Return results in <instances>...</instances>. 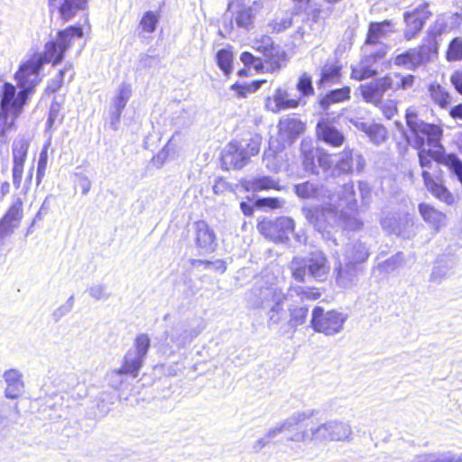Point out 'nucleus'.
I'll list each match as a JSON object with an SVG mask.
<instances>
[{
    "label": "nucleus",
    "instance_id": "obj_17",
    "mask_svg": "<svg viewBox=\"0 0 462 462\" xmlns=\"http://www.w3.org/2000/svg\"><path fill=\"white\" fill-rule=\"evenodd\" d=\"M316 136L319 140L332 147H339L345 142V137L327 118L321 119L316 125Z\"/></svg>",
    "mask_w": 462,
    "mask_h": 462
},
{
    "label": "nucleus",
    "instance_id": "obj_51",
    "mask_svg": "<svg viewBox=\"0 0 462 462\" xmlns=\"http://www.w3.org/2000/svg\"><path fill=\"white\" fill-rule=\"evenodd\" d=\"M299 91L304 96H311L314 94V88L310 77L302 76L297 84Z\"/></svg>",
    "mask_w": 462,
    "mask_h": 462
},
{
    "label": "nucleus",
    "instance_id": "obj_21",
    "mask_svg": "<svg viewBox=\"0 0 462 462\" xmlns=\"http://www.w3.org/2000/svg\"><path fill=\"white\" fill-rule=\"evenodd\" d=\"M299 105L296 99L287 97L285 91L278 88L273 97H267L265 99V108L273 113H279L282 110L295 108Z\"/></svg>",
    "mask_w": 462,
    "mask_h": 462
},
{
    "label": "nucleus",
    "instance_id": "obj_60",
    "mask_svg": "<svg viewBox=\"0 0 462 462\" xmlns=\"http://www.w3.org/2000/svg\"><path fill=\"white\" fill-rule=\"evenodd\" d=\"M240 209L245 217H251L254 214V207L245 201L240 203Z\"/></svg>",
    "mask_w": 462,
    "mask_h": 462
},
{
    "label": "nucleus",
    "instance_id": "obj_54",
    "mask_svg": "<svg viewBox=\"0 0 462 462\" xmlns=\"http://www.w3.org/2000/svg\"><path fill=\"white\" fill-rule=\"evenodd\" d=\"M254 205L258 208H278L281 207V201L277 198L258 199Z\"/></svg>",
    "mask_w": 462,
    "mask_h": 462
},
{
    "label": "nucleus",
    "instance_id": "obj_11",
    "mask_svg": "<svg viewBox=\"0 0 462 462\" xmlns=\"http://www.w3.org/2000/svg\"><path fill=\"white\" fill-rule=\"evenodd\" d=\"M23 218V200L21 198H17L9 205L6 211L0 217V247L21 226Z\"/></svg>",
    "mask_w": 462,
    "mask_h": 462
},
{
    "label": "nucleus",
    "instance_id": "obj_45",
    "mask_svg": "<svg viewBox=\"0 0 462 462\" xmlns=\"http://www.w3.org/2000/svg\"><path fill=\"white\" fill-rule=\"evenodd\" d=\"M65 69H61L54 79H50L44 88L43 94L50 96L60 90L64 83Z\"/></svg>",
    "mask_w": 462,
    "mask_h": 462
},
{
    "label": "nucleus",
    "instance_id": "obj_24",
    "mask_svg": "<svg viewBox=\"0 0 462 462\" xmlns=\"http://www.w3.org/2000/svg\"><path fill=\"white\" fill-rule=\"evenodd\" d=\"M358 128L369 137L373 143L377 145L383 143L389 138L388 129L380 123H362Z\"/></svg>",
    "mask_w": 462,
    "mask_h": 462
},
{
    "label": "nucleus",
    "instance_id": "obj_13",
    "mask_svg": "<svg viewBox=\"0 0 462 462\" xmlns=\"http://www.w3.org/2000/svg\"><path fill=\"white\" fill-rule=\"evenodd\" d=\"M29 141L25 138H19L14 141L12 145V178L15 189H20L23 175V169L29 150Z\"/></svg>",
    "mask_w": 462,
    "mask_h": 462
},
{
    "label": "nucleus",
    "instance_id": "obj_7",
    "mask_svg": "<svg viewBox=\"0 0 462 462\" xmlns=\"http://www.w3.org/2000/svg\"><path fill=\"white\" fill-rule=\"evenodd\" d=\"M27 102L16 97V88L5 82L0 88V134L14 130L16 121Z\"/></svg>",
    "mask_w": 462,
    "mask_h": 462
},
{
    "label": "nucleus",
    "instance_id": "obj_19",
    "mask_svg": "<svg viewBox=\"0 0 462 462\" xmlns=\"http://www.w3.org/2000/svg\"><path fill=\"white\" fill-rule=\"evenodd\" d=\"M305 130V125L296 117L287 116L278 123V134L286 142L292 143Z\"/></svg>",
    "mask_w": 462,
    "mask_h": 462
},
{
    "label": "nucleus",
    "instance_id": "obj_37",
    "mask_svg": "<svg viewBox=\"0 0 462 462\" xmlns=\"http://www.w3.org/2000/svg\"><path fill=\"white\" fill-rule=\"evenodd\" d=\"M449 27L444 17L438 16L435 21L430 24L428 28L425 35L430 36L435 40H439V38L448 32Z\"/></svg>",
    "mask_w": 462,
    "mask_h": 462
},
{
    "label": "nucleus",
    "instance_id": "obj_49",
    "mask_svg": "<svg viewBox=\"0 0 462 462\" xmlns=\"http://www.w3.org/2000/svg\"><path fill=\"white\" fill-rule=\"evenodd\" d=\"M134 347L139 357L143 359L150 347V338L146 334H140L134 338Z\"/></svg>",
    "mask_w": 462,
    "mask_h": 462
},
{
    "label": "nucleus",
    "instance_id": "obj_9",
    "mask_svg": "<svg viewBox=\"0 0 462 462\" xmlns=\"http://www.w3.org/2000/svg\"><path fill=\"white\" fill-rule=\"evenodd\" d=\"M258 232L269 241L275 244L285 243L294 234L295 223L288 217H278L274 219L263 218L256 225Z\"/></svg>",
    "mask_w": 462,
    "mask_h": 462
},
{
    "label": "nucleus",
    "instance_id": "obj_18",
    "mask_svg": "<svg viewBox=\"0 0 462 462\" xmlns=\"http://www.w3.org/2000/svg\"><path fill=\"white\" fill-rule=\"evenodd\" d=\"M394 32L395 23L393 20L372 22L368 25V30L365 39V44L376 45L380 43L382 38Z\"/></svg>",
    "mask_w": 462,
    "mask_h": 462
},
{
    "label": "nucleus",
    "instance_id": "obj_15",
    "mask_svg": "<svg viewBox=\"0 0 462 462\" xmlns=\"http://www.w3.org/2000/svg\"><path fill=\"white\" fill-rule=\"evenodd\" d=\"M48 6L51 12L56 9L61 22L67 23L88 8V0H48Z\"/></svg>",
    "mask_w": 462,
    "mask_h": 462
},
{
    "label": "nucleus",
    "instance_id": "obj_59",
    "mask_svg": "<svg viewBox=\"0 0 462 462\" xmlns=\"http://www.w3.org/2000/svg\"><path fill=\"white\" fill-rule=\"evenodd\" d=\"M321 13H322V10L320 7H315L313 8L312 10L310 11V13L308 14L309 15V20L311 21L312 23H317L319 21L320 19V16H321Z\"/></svg>",
    "mask_w": 462,
    "mask_h": 462
},
{
    "label": "nucleus",
    "instance_id": "obj_28",
    "mask_svg": "<svg viewBox=\"0 0 462 462\" xmlns=\"http://www.w3.org/2000/svg\"><path fill=\"white\" fill-rule=\"evenodd\" d=\"M351 89L348 86L330 90L319 101L322 108H328L330 105L340 103L350 99Z\"/></svg>",
    "mask_w": 462,
    "mask_h": 462
},
{
    "label": "nucleus",
    "instance_id": "obj_2",
    "mask_svg": "<svg viewBox=\"0 0 462 462\" xmlns=\"http://www.w3.org/2000/svg\"><path fill=\"white\" fill-rule=\"evenodd\" d=\"M314 420L311 413H300L291 420L274 430V432L288 431L292 433L288 439L300 442L306 440H330L345 439L350 434L349 428L342 422L329 421L313 428Z\"/></svg>",
    "mask_w": 462,
    "mask_h": 462
},
{
    "label": "nucleus",
    "instance_id": "obj_57",
    "mask_svg": "<svg viewBox=\"0 0 462 462\" xmlns=\"http://www.w3.org/2000/svg\"><path fill=\"white\" fill-rule=\"evenodd\" d=\"M448 115L454 120H462V103L453 106L449 109Z\"/></svg>",
    "mask_w": 462,
    "mask_h": 462
},
{
    "label": "nucleus",
    "instance_id": "obj_5",
    "mask_svg": "<svg viewBox=\"0 0 462 462\" xmlns=\"http://www.w3.org/2000/svg\"><path fill=\"white\" fill-rule=\"evenodd\" d=\"M289 268L291 277L298 282H305L307 275L325 282L331 269L328 256L321 251L312 252L308 257L294 256Z\"/></svg>",
    "mask_w": 462,
    "mask_h": 462
},
{
    "label": "nucleus",
    "instance_id": "obj_14",
    "mask_svg": "<svg viewBox=\"0 0 462 462\" xmlns=\"http://www.w3.org/2000/svg\"><path fill=\"white\" fill-rule=\"evenodd\" d=\"M221 166L225 171L240 170L248 163L243 147L238 141L229 142L220 157Z\"/></svg>",
    "mask_w": 462,
    "mask_h": 462
},
{
    "label": "nucleus",
    "instance_id": "obj_25",
    "mask_svg": "<svg viewBox=\"0 0 462 462\" xmlns=\"http://www.w3.org/2000/svg\"><path fill=\"white\" fill-rule=\"evenodd\" d=\"M427 89L430 100L439 108H447L451 103L450 93L439 83L432 82L427 86Z\"/></svg>",
    "mask_w": 462,
    "mask_h": 462
},
{
    "label": "nucleus",
    "instance_id": "obj_10",
    "mask_svg": "<svg viewBox=\"0 0 462 462\" xmlns=\"http://www.w3.org/2000/svg\"><path fill=\"white\" fill-rule=\"evenodd\" d=\"M432 15L433 13L428 2H423L415 8L406 11L403 14L402 37L404 41L411 42L416 39Z\"/></svg>",
    "mask_w": 462,
    "mask_h": 462
},
{
    "label": "nucleus",
    "instance_id": "obj_43",
    "mask_svg": "<svg viewBox=\"0 0 462 462\" xmlns=\"http://www.w3.org/2000/svg\"><path fill=\"white\" fill-rule=\"evenodd\" d=\"M236 25L239 27L249 28L254 23V13L251 7H243L237 11L236 16Z\"/></svg>",
    "mask_w": 462,
    "mask_h": 462
},
{
    "label": "nucleus",
    "instance_id": "obj_62",
    "mask_svg": "<svg viewBox=\"0 0 462 462\" xmlns=\"http://www.w3.org/2000/svg\"><path fill=\"white\" fill-rule=\"evenodd\" d=\"M343 155H344V158L342 161H346V162L348 164V165H351L352 162H353V152H352V150L350 149H345L343 152H342Z\"/></svg>",
    "mask_w": 462,
    "mask_h": 462
},
{
    "label": "nucleus",
    "instance_id": "obj_56",
    "mask_svg": "<svg viewBox=\"0 0 462 462\" xmlns=\"http://www.w3.org/2000/svg\"><path fill=\"white\" fill-rule=\"evenodd\" d=\"M240 60L247 68L253 66L257 60V59L249 51H243L240 54Z\"/></svg>",
    "mask_w": 462,
    "mask_h": 462
},
{
    "label": "nucleus",
    "instance_id": "obj_32",
    "mask_svg": "<svg viewBox=\"0 0 462 462\" xmlns=\"http://www.w3.org/2000/svg\"><path fill=\"white\" fill-rule=\"evenodd\" d=\"M143 364V359L142 357L136 356L132 358L126 355L121 366L117 368L115 373L118 375H130L134 378L138 375Z\"/></svg>",
    "mask_w": 462,
    "mask_h": 462
},
{
    "label": "nucleus",
    "instance_id": "obj_48",
    "mask_svg": "<svg viewBox=\"0 0 462 462\" xmlns=\"http://www.w3.org/2000/svg\"><path fill=\"white\" fill-rule=\"evenodd\" d=\"M91 189L90 180L82 173L76 174L74 180V189L76 192H79L80 195H87Z\"/></svg>",
    "mask_w": 462,
    "mask_h": 462
},
{
    "label": "nucleus",
    "instance_id": "obj_30",
    "mask_svg": "<svg viewBox=\"0 0 462 462\" xmlns=\"http://www.w3.org/2000/svg\"><path fill=\"white\" fill-rule=\"evenodd\" d=\"M215 60L224 75L228 77L233 70L234 52L232 46L220 49L215 55Z\"/></svg>",
    "mask_w": 462,
    "mask_h": 462
},
{
    "label": "nucleus",
    "instance_id": "obj_50",
    "mask_svg": "<svg viewBox=\"0 0 462 462\" xmlns=\"http://www.w3.org/2000/svg\"><path fill=\"white\" fill-rule=\"evenodd\" d=\"M62 108V103L55 98L51 101L48 114V126L51 127L55 121L59 118Z\"/></svg>",
    "mask_w": 462,
    "mask_h": 462
},
{
    "label": "nucleus",
    "instance_id": "obj_63",
    "mask_svg": "<svg viewBox=\"0 0 462 462\" xmlns=\"http://www.w3.org/2000/svg\"><path fill=\"white\" fill-rule=\"evenodd\" d=\"M226 185V183L222 179H218L213 186L214 193L217 194L221 192L223 190L222 188H224Z\"/></svg>",
    "mask_w": 462,
    "mask_h": 462
},
{
    "label": "nucleus",
    "instance_id": "obj_29",
    "mask_svg": "<svg viewBox=\"0 0 462 462\" xmlns=\"http://www.w3.org/2000/svg\"><path fill=\"white\" fill-rule=\"evenodd\" d=\"M377 75V69L373 68L371 62L363 58L360 62L351 67L350 78L356 81H362Z\"/></svg>",
    "mask_w": 462,
    "mask_h": 462
},
{
    "label": "nucleus",
    "instance_id": "obj_44",
    "mask_svg": "<svg viewBox=\"0 0 462 462\" xmlns=\"http://www.w3.org/2000/svg\"><path fill=\"white\" fill-rule=\"evenodd\" d=\"M293 20L291 16L276 17L269 23V27L273 33L282 32L292 26Z\"/></svg>",
    "mask_w": 462,
    "mask_h": 462
},
{
    "label": "nucleus",
    "instance_id": "obj_20",
    "mask_svg": "<svg viewBox=\"0 0 462 462\" xmlns=\"http://www.w3.org/2000/svg\"><path fill=\"white\" fill-rule=\"evenodd\" d=\"M418 208L422 219L433 228L434 231L439 232L446 226L447 217L445 213L439 210L433 205L421 202L419 204Z\"/></svg>",
    "mask_w": 462,
    "mask_h": 462
},
{
    "label": "nucleus",
    "instance_id": "obj_33",
    "mask_svg": "<svg viewBox=\"0 0 462 462\" xmlns=\"http://www.w3.org/2000/svg\"><path fill=\"white\" fill-rule=\"evenodd\" d=\"M130 94L131 89L129 86H122L120 88L119 93L115 100V112L111 117V123L113 125H117L120 121L121 114L126 106Z\"/></svg>",
    "mask_w": 462,
    "mask_h": 462
},
{
    "label": "nucleus",
    "instance_id": "obj_31",
    "mask_svg": "<svg viewBox=\"0 0 462 462\" xmlns=\"http://www.w3.org/2000/svg\"><path fill=\"white\" fill-rule=\"evenodd\" d=\"M342 77V67L338 64L327 62L321 68L319 84L338 83Z\"/></svg>",
    "mask_w": 462,
    "mask_h": 462
},
{
    "label": "nucleus",
    "instance_id": "obj_39",
    "mask_svg": "<svg viewBox=\"0 0 462 462\" xmlns=\"http://www.w3.org/2000/svg\"><path fill=\"white\" fill-rule=\"evenodd\" d=\"M254 48L257 51L262 52L263 56H269L272 54V51H274L275 46L270 36L261 35L260 37L254 39Z\"/></svg>",
    "mask_w": 462,
    "mask_h": 462
},
{
    "label": "nucleus",
    "instance_id": "obj_36",
    "mask_svg": "<svg viewBox=\"0 0 462 462\" xmlns=\"http://www.w3.org/2000/svg\"><path fill=\"white\" fill-rule=\"evenodd\" d=\"M265 82V79H257L247 84L236 82L230 87V88L236 92L237 97L245 98L248 94L258 90Z\"/></svg>",
    "mask_w": 462,
    "mask_h": 462
},
{
    "label": "nucleus",
    "instance_id": "obj_41",
    "mask_svg": "<svg viewBox=\"0 0 462 462\" xmlns=\"http://www.w3.org/2000/svg\"><path fill=\"white\" fill-rule=\"evenodd\" d=\"M323 290L316 286H308L300 288L297 291V296L302 301H315L321 298Z\"/></svg>",
    "mask_w": 462,
    "mask_h": 462
},
{
    "label": "nucleus",
    "instance_id": "obj_53",
    "mask_svg": "<svg viewBox=\"0 0 462 462\" xmlns=\"http://www.w3.org/2000/svg\"><path fill=\"white\" fill-rule=\"evenodd\" d=\"M449 80L456 92L462 96V69L453 71Z\"/></svg>",
    "mask_w": 462,
    "mask_h": 462
},
{
    "label": "nucleus",
    "instance_id": "obj_27",
    "mask_svg": "<svg viewBox=\"0 0 462 462\" xmlns=\"http://www.w3.org/2000/svg\"><path fill=\"white\" fill-rule=\"evenodd\" d=\"M394 64L399 67L409 68L412 70L423 66L415 48L409 49L394 57Z\"/></svg>",
    "mask_w": 462,
    "mask_h": 462
},
{
    "label": "nucleus",
    "instance_id": "obj_55",
    "mask_svg": "<svg viewBox=\"0 0 462 462\" xmlns=\"http://www.w3.org/2000/svg\"><path fill=\"white\" fill-rule=\"evenodd\" d=\"M294 5L295 12H306L311 5L312 0H291Z\"/></svg>",
    "mask_w": 462,
    "mask_h": 462
},
{
    "label": "nucleus",
    "instance_id": "obj_42",
    "mask_svg": "<svg viewBox=\"0 0 462 462\" xmlns=\"http://www.w3.org/2000/svg\"><path fill=\"white\" fill-rule=\"evenodd\" d=\"M295 193L301 199L315 198L318 195V188L310 181H305L295 185Z\"/></svg>",
    "mask_w": 462,
    "mask_h": 462
},
{
    "label": "nucleus",
    "instance_id": "obj_34",
    "mask_svg": "<svg viewBox=\"0 0 462 462\" xmlns=\"http://www.w3.org/2000/svg\"><path fill=\"white\" fill-rule=\"evenodd\" d=\"M160 15L158 13L153 11H146L143 14L138 28L141 33L152 34L156 31Z\"/></svg>",
    "mask_w": 462,
    "mask_h": 462
},
{
    "label": "nucleus",
    "instance_id": "obj_23",
    "mask_svg": "<svg viewBox=\"0 0 462 462\" xmlns=\"http://www.w3.org/2000/svg\"><path fill=\"white\" fill-rule=\"evenodd\" d=\"M240 184L245 191L259 192L270 189H279L277 183L270 176H258L241 180Z\"/></svg>",
    "mask_w": 462,
    "mask_h": 462
},
{
    "label": "nucleus",
    "instance_id": "obj_3",
    "mask_svg": "<svg viewBox=\"0 0 462 462\" xmlns=\"http://www.w3.org/2000/svg\"><path fill=\"white\" fill-rule=\"evenodd\" d=\"M415 82V76L402 75L399 72L388 73L373 81L359 87L362 98L366 103L378 106L383 99L386 91H398L411 88Z\"/></svg>",
    "mask_w": 462,
    "mask_h": 462
},
{
    "label": "nucleus",
    "instance_id": "obj_58",
    "mask_svg": "<svg viewBox=\"0 0 462 462\" xmlns=\"http://www.w3.org/2000/svg\"><path fill=\"white\" fill-rule=\"evenodd\" d=\"M386 51L383 49L377 50L368 56H365V58L368 60L370 62H375L377 60H380L385 57Z\"/></svg>",
    "mask_w": 462,
    "mask_h": 462
},
{
    "label": "nucleus",
    "instance_id": "obj_35",
    "mask_svg": "<svg viewBox=\"0 0 462 462\" xmlns=\"http://www.w3.org/2000/svg\"><path fill=\"white\" fill-rule=\"evenodd\" d=\"M448 62L462 61V37H453L448 43L444 53Z\"/></svg>",
    "mask_w": 462,
    "mask_h": 462
},
{
    "label": "nucleus",
    "instance_id": "obj_22",
    "mask_svg": "<svg viewBox=\"0 0 462 462\" xmlns=\"http://www.w3.org/2000/svg\"><path fill=\"white\" fill-rule=\"evenodd\" d=\"M439 40L425 35L421 43L415 48L424 65L436 60L439 54Z\"/></svg>",
    "mask_w": 462,
    "mask_h": 462
},
{
    "label": "nucleus",
    "instance_id": "obj_40",
    "mask_svg": "<svg viewBox=\"0 0 462 462\" xmlns=\"http://www.w3.org/2000/svg\"><path fill=\"white\" fill-rule=\"evenodd\" d=\"M375 106L379 108L383 117L388 120L393 119L399 111L398 102L395 99H383L381 103Z\"/></svg>",
    "mask_w": 462,
    "mask_h": 462
},
{
    "label": "nucleus",
    "instance_id": "obj_1",
    "mask_svg": "<svg viewBox=\"0 0 462 462\" xmlns=\"http://www.w3.org/2000/svg\"><path fill=\"white\" fill-rule=\"evenodd\" d=\"M405 123L411 134V146L417 152L418 163L422 169L420 176L426 189L447 206L455 205L454 194L440 176L429 171L433 162L447 167L462 187V160L455 152H447L442 143L444 130L440 124L425 122L420 118L415 106L405 110Z\"/></svg>",
    "mask_w": 462,
    "mask_h": 462
},
{
    "label": "nucleus",
    "instance_id": "obj_16",
    "mask_svg": "<svg viewBox=\"0 0 462 462\" xmlns=\"http://www.w3.org/2000/svg\"><path fill=\"white\" fill-rule=\"evenodd\" d=\"M195 245L204 254L213 253L217 246V236L213 229L204 220H198L194 223Z\"/></svg>",
    "mask_w": 462,
    "mask_h": 462
},
{
    "label": "nucleus",
    "instance_id": "obj_52",
    "mask_svg": "<svg viewBox=\"0 0 462 462\" xmlns=\"http://www.w3.org/2000/svg\"><path fill=\"white\" fill-rule=\"evenodd\" d=\"M277 56V53L273 54V51H272L271 55L265 56L264 63L266 65V72L273 73L281 69V63Z\"/></svg>",
    "mask_w": 462,
    "mask_h": 462
},
{
    "label": "nucleus",
    "instance_id": "obj_6",
    "mask_svg": "<svg viewBox=\"0 0 462 462\" xmlns=\"http://www.w3.org/2000/svg\"><path fill=\"white\" fill-rule=\"evenodd\" d=\"M42 69L43 65L32 52L19 63L14 74V79L19 88V91L16 90L17 97L29 102L36 88L42 81Z\"/></svg>",
    "mask_w": 462,
    "mask_h": 462
},
{
    "label": "nucleus",
    "instance_id": "obj_64",
    "mask_svg": "<svg viewBox=\"0 0 462 462\" xmlns=\"http://www.w3.org/2000/svg\"><path fill=\"white\" fill-rule=\"evenodd\" d=\"M256 72L263 73L266 72V65L264 66L263 62L257 59L256 62L253 65Z\"/></svg>",
    "mask_w": 462,
    "mask_h": 462
},
{
    "label": "nucleus",
    "instance_id": "obj_26",
    "mask_svg": "<svg viewBox=\"0 0 462 462\" xmlns=\"http://www.w3.org/2000/svg\"><path fill=\"white\" fill-rule=\"evenodd\" d=\"M4 378L7 384L6 397L11 399L16 398L23 386L22 374L16 369H9L5 373Z\"/></svg>",
    "mask_w": 462,
    "mask_h": 462
},
{
    "label": "nucleus",
    "instance_id": "obj_12",
    "mask_svg": "<svg viewBox=\"0 0 462 462\" xmlns=\"http://www.w3.org/2000/svg\"><path fill=\"white\" fill-rule=\"evenodd\" d=\"M302 211L309 224L319 232L324 231L329 224V219L337 215V208L333 204L305 207Z\"/></svg>",
    "mask_w": 462,
    "mask_h": 462
},
{
    "label": "nucleus",
    "instance_id": "obj_8",
    "mask_svg": "<svg viewBox=\"0 0 462 462\" xmlns=\"http://www.w3.org/2000/svg\"><path fill=\"white\" fill-rule=\"evenodd\" d=\"M346 316L337 310L326 311L323 307L316 306L312 310L310 327L315 332L325 336H333L343 330Z\"/></svg>",
    "mask_w": 462,
    "mask_h": 462
},
{
    "label": "nucleus",
    "instance_id": "obj_38",
    "mask_svg": "<svg viewBox=\"0 0 462 462\" xmlns=\"http://www.w3.org/2000/svg\"><path fill=\"white\" fill-rule=\"evenodd\" d=\"M309 314V310L306 306H296L290 309L289 323L291 327L297 328L303 325Z\"/></svg>",
    "mask_w": 462,
    "mask_h": 462
},
{
    "label": "nucleus",
    "instance_id": "obj_61",
    "mask_svg": "<svg viewBox=\"0 0 462 462\" xmlns=\"http://www.w3.org/2000/svg\"><path fill=\"white\" fill-rule=\"evenodd\" d=\"M10 183L7 180H5L0 183V195L5 197L10 192Z\"/></svg>",
    "mask_w": 462,
    "mask_h": 462
},
{
    "label": "nucleus",
    "instance_id": "obj_47",
    "mask_svg": "<svg viewBox=\"0 0 462 462\" xmlns=\"http://www.w3.org/2000/svg\"><path fill=\"white\" fill-rule=\"evenodd\" d=\"M189 263L192 266L203 265L205 269H214L221 273L226 269V263L220 259L216 261L191 259Z\"/></svg>",
    "mask_w": 462,
    "mask_h": 462
},
{
    "label": "nucleus",
    "instance_id": "obj_46",
    "mask_svg": "<svg viewBox=\"0 0 462 462\" xmlns=\"http://www.w3.org/2000/svg\"><path fill=\"white\" fill-rule=\"evenodd\" d=\"M262 144V137L259 134H254L247 142L245 147H243V152L246 159L249 161L251 157L259 153Z\"/></svg>",
    "mask_w": 462,
    "mask_h": 462
},
{
    "label": "nucleus",
    "instance_id": "obj_4",
    "mask_svg": "<svg viewBox=\"0 0 462 462\" xmlns=\"http://www.w3.org/2000/svg\"><path fill=\"white\" fill-rule=\"evenodd\" d=\"M83 29L80 25H69L57 32L56 39L45 42L43 51H34L32 53L44 66L51 64L56 66L62 62L66 52L71 49L74 41L83 37Z\"/></svg>",
    "mask_w": 462,
    "mask_h": 462
}]
</instances>
